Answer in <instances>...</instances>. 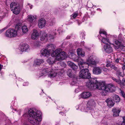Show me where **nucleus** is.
I'll return each instance as SVG.
<instances>
[{
    "instance_id": "f257e3e1",
    "label": "nucleus",
    "mask_w": 125,
    "mask_h": 125,
    "mask_svg": "<svg viewBox=\"0 0 125 125\" xmlns=\"http://www.w3.org/2000/svg\"><path fill=\"white\" fill-rule=\"evenodd\" d=\"M87 86L91 89H97L102 91V95L105 96L107 93L113 92L115 89V86L112 84H109L107 85L103 82H98L95 78H91L89 82L87 84Z\"/></svg>"
},
{
    "instance_id": "f03ea898",
    "label": "nucleus",
    "mask_w": 125,
    "mask_h": 125,
    "mask_svg": "<svg viewBox=\"0 0 125 125\" xmlns=\"http://www.w3.org/2000/svg\"><path fill=\"white\" fill-rule=\"evenodd\" d=\"M29 116V120L30 122L33 125H38L42 121V113L39 111L35 112L32 108H30L28 111Z\"/></svg>"
},
{
    "instance_id": "7ed1b4c3",
    "label": "nucleus",
    "mask_w": 125,
    "mask_h": 125,
    "mask_svg": "<svg viewBox=\"0 0 125 125\" xmlns=\"http://www.w3.org/2000/svg\"><path fill=\"white\" fill-rule=\"evenodd\" d=\"M52 56L55 57L56 60L60 61L65 59L67 57L66 53L62 51L61 49L59 48L56 50L51 54Z\"/></svg>"
},
{
    "instance_id": "20e7f679",
    "label": "nucleus",
    "mask_w": 125,
    "mask_h": 125,
    "mask_svg": "<svg viewBox=\"0 0 125 125\" xmlns=\"http://www.w3.org/2000/svg\"><path fill=\"white\" fill-rule=\"evenodd\" d=\"M87 67L85 66L84 67H82V68L80 69L81 70L80 71L79 73V76L82 78H86L89 79L88 80V81L86 82V85L91 89H91L90 88L88 87L87 85V84L88 82H89L91 78H91V74L89 72V70L87 69Z\"/></svg>"
},
{
    "instance_id": "39448f33",
    "label": "nucleus",
    "mask_w": 125,
    "mask_h": 125,
    "mask_svg": "<svg viewBox=\"0 0 125 125\" xmlns=\"http://www.w3.org/2000/svg\"><path fill=\"white\" fill-rule=\"evenodd\" d=\"M97 63V61H93L92 56H90L87 60L86 62H83V60L80 62V69L82 68V67L84 68L85 66L87 67V68H88L89 65H95Z\"/></svg>"
},
{
    "instance_id": "423d86ee",
    "label": "nucleus",
    "mask_w": 125,
    "mask_h": 125,
    "mask_svg": "<svg viewBox=\"0 0 125 125\" xmlns=\"http://www.w3.org/2000/svg\"><path fill=\"white\" fill-rule=\"evenodd\" d=\"M53 70L52 69L50 68H45L44 67L42 70V74L39 76L40 77L43 75H46L47 74H48V76L51 78H53L56 76L57 75V73L53 71Z\"/></svg>"
},
{
    "instance_id": "0eeeda50",
    "label": "nucleus",
    "mask_w": 125,
    "mask_h": 125,
    "mask_svg": "<svg viewBox=\"0 0 125 125\" xmlns=\"http://www.w3.org/2000/svg\"><path fill=\"white\" fill-rule=\"evenodd\" d=\"M17 35V31L14 29H11L7 30L5 34L6 37L9 38L15 37Z\"/></svg>"
},
{
    "instance_id": "6e6552de",
    "label": "nucleus",
    "mask_w": 125,
    "mask_h": 125,
    "mask_svg": "<svg viewBox=\"0 0 125 125\" xmlns=\"http://www.w3.org/2000/svg\"><path fill=\"white\" fill-rule=\"evenodd\" d=\"M55 34V33H54L52 34H49V36H48V35L44 32H43L42 33V36L41 37V41H43L45 39H47V38L48 37L50 38V39L51 40V39H53L54 38V35Z\"/></svg>"
},
{
    "instance_id": "1a4fd4ad",
    "label": "nucleus",
    "mask_w": 125,
    "mask_h": 125,
    "mask_svg": "<svg viewBox=\"0 0 125 125\" xmlns=\"http://www.w3.org/2000/svg\"><path fill=\"white\" fill-rule=\"evenodd\" d=\"M91 96V93L89 92H85L79 95V98H81L87 99L90 97Z\"/></svg>"
},
{
    "instance_id": "9d476101",
    "label": "nucleus",
    "mask_w": 125,
    "mask_h": 125,
    "mask_svg": "<svg viewBox=\"0 0 125 125\" xmlns=\"http://www.w3.org/2000/svg\"><path fill=\"white\" fill-rule=\"evenodd\" d=\"M46 24L45 20L43 18H42L39 19L38 21V26L40 28H42L44 27Z\"/></svg>"
},
{
    "instance_id": "9b49d317",
    "label": "nucleus",
    "mask_w": 125,
    "mask_h": 125,
    "mask_svg": "<svg viewBox=\"0 0 125 125\" xmlns=\"http://www.w3.org/2000/svg\"><path fill=\"white\" fill-rule=\"evenodd\" d=\"M29 49V46L26 44H23L22 45L19 46V51L22 52L24 51H27Z\"/></svg>"
},
{
    "instance_id": "f8f14e48",
    "label": "nucleus",
    "mask_w": 125,
    "mask_h": 125,
    "mask_svg": "<svg viewBox=\"0 0 125 125\" xmlns=\"http://www.w3.org/2000/svg\"><path fill=\"white\" fill-rule=\"evenodd\" d=\"M121 110L118 108L114 107L112 109V111L113 113V116L114 117L118 116L121 111Z\"/></svg>"
},
{
    "instance_id": "ddd939ff",
    "label": "nucleus",
    "mask_w": 125,
    "mask_h": 125,
    "mask_svg": "<svg viewBox=\"0 0 125 125\" xmlns=\"http://www.w3.org/2000/svg\"><path fill=\"white\" fill-rule=\"evenodd\" d=\"M36 19V15H31L28 16V20L30 23L33 24L36 22L35 21Z\"/></svg>"
},
{
    "instance_id": "4468645a",
    "label": "nucleus",
    "mask_w": 125,
    "mask_h": 125,
    "mask_svg": "<svg viewBox=\"0 0 125 125\" xmlns=\"http://www.w3.org/2000/svg\"><path fill=\"white\" fill-rule=\"evenodd\" d=\"M104 48L105 51L107 53H111L113 51V48L108 44L105 45L104 46Z\"/></svg>"
},
{
    "instance_id": "2eb2a0df",
    "label": "nucleus",
    "mask_w": 125,
    "mask_h": 125,
    "mask_svg": "<svg viewBox=\"0 0 125 125\" xmlns=\"http://www.w3.org/2000/svg\"><path fill=\"white\" fill-rule=\"evenodd\" d=\"M102 68L99 67H95L94 68L93 70V73L95 74H99L102 72Z\"/></svg>"
},
{
    "instance_id": "dca6fc26",
    "label": "nucleus",
    "mask_w": 125,
    "mask_h": 125,
    "mask_svg": "<svg viewBox=\"0 0 125 125\" xmlns=\"http://www.w3.org/2000/svg\"><path fill=\"white\" fill-rule=\"evenodd\" d=\"M44 62V61L42 59H37L34 60L33 64L34 66L40 65Z\"/></svg>"
},
{
    "instance_id": "f3484780",
    "label": "nucleus",
    "mask_w": 125,
    "mask_h": 125,
    "mask_svg": "<svg viewBox=\"0 0 125 125\" xmlns=\"http://www.w3.org/2000/svg\"><path fill=\"white\" fill-rule=\"evenodd\" d=\"M39 36V33L36 30H34L31 35V38L33 40L37 39Z\"/></svg>"
},
{
    "instance_id": "a211bd4d",
    "label": "nucleus",
    "mask_w": 125,
    "mask_h": 125,
    "mask_svg": "<svg viewBox=\"0 0 125 125\" xmlns=\"http://www.w3.org/2000/svg\"><path fill=\"white\" fill-rule=\"evenodd\" d=\"M105 102L107 103L108 106L109 108L113 106L115 104L113 102L112 99L110 98L106 99Z\"/></svg>"
},
{
    "instance_id": "6ab92c4d",
    "label": "nucleus",
    "mask_w": 125,
    "mask_h": 125,
    "mask_svg": "<svg viewBox=\"0 0 125 125\" xmlns=\"http://www.w3.org/2000/svg\"><path fill=\"white\" fill-rule=\"evenodd\" d=\"M41 53L44 56H46L49 55L50 53V51H48L47 49H43L41 51Z\"/></svg>"
},
{
    "instance_id": "aec40b11",
    "label": "nucleus",
    "mask_w": 125,
    "mask_h": 125,
    "mask_svg": "<svg viewBox=\"0 0 125 125\" xmlns=\"http://www.w3.org/2000/svg\"><path fill=\"white\" fill-rule=\"evenodd\" d=\"M55 46L54 45L50 44L47 45L46 46V48L48 51H50V52L54 51L55 49Z\"/></svg>"
},
{
    "instance_id": "412c9836",
    "label": "nucleus",
    "mask_w": 125,
    "mask_h": 125,
    "mask_svg": "<svg viewBox=\"0 0 125 125\" xmlns=\"http://www.w3.org/2000/svg\"><path fill=\"white\" fill-rule=\"evenodd\" d=\"M49 58L47 60V62L50 64H52L54 62L55 60H56L55 57L52 56Z\"/></svg>"
},
{
    "instance_id": "4be33fe9",
    "label": "nucleus",
    "mask_w": 125,
    "mask_h": 125,
    "mask_svg": "<svg viewBox=\"0 0 125 125\" xmlns=\"http://www.w3.org/2000/svg\"><path fill=\"white\" fill-rule=\"evenodd\" d=\"M67 63L68 65L74 70H76L78 68V66L77 65L70 61H68Z\"/></svg>"
},
{
    "instance_id": "5701e85b",
    "label": "nucleus",
    "mask_w": 125,
    "mask_h": 125,
    "mask_svg": "<svg viewBox=\"0 0 125 125\" xmlns=\"http://www.w3.org/2000/svg\"><path fill=\"white\" fill-rule=\"evenodd\" d=\"M21 9L20 6V5L18 6H17L16 8H15L14 10L12 11L13 13L16 15L19 14L21 11Z\"/></svg>"
},
{
    "instance_id": "b1692460",
    "label": "nucleus",
    "mask_w": 125,
    "mask_h": 125,
    "mask_svg": "<svg viewBox=\"0 0 125 125\" xmlns=\"http://www.w3.org/2000/svg\"><path fill=\"white\" fill-rule=\"evenodd\" d=\"M19 5V4L14 2L11 3L10 5V8L11 10L12 11L15 8H16L17 6H18Z\"/></svg>"
},
{
    "instance_id": "393cba45",
    "label": "nucleus",
    "mask_w": 125,
    "mask_h": 125,
    "mask_svg": "<svg viewBox=\"0 0 125 125\" xmlns=\"http://www.w3.org/2000/svg\"><path fill=\"white\" fill-rule=\"evenodd\" d=\"M118 44L116 43V45H115V48L116 49H118V48H120V49H121L122 51H124L125 50V46L123 45L120 46V44L118 43Z\"/></svg>"
},
{
    "instance_id": "a878e982",
    "label": "nucleus",
    "mask_w": 125,
    "mask_h": 125,
    "mask_svg": "<svg viewBox=\"0 0 125 125\" xmlns=\"http://www.w3.org/2000/svg\"><path fill=\"white\" fill-rule=\"evenodd\" d=\"M101 41L103 42L104 44H110L109 41V40L107 38H105L104 37H102Z\"/></svg>"
},
{
    "instance_id": "bb28decb",
    "label": "nucleus",
    "mask_w": 125,
    "mask_h": 125,
    "mask_svg": "<svg viewBox=\"0 0 125 125\" xmlns=\"http://www.w3.org/2000/svg\"><path fill=\"white\" fill-rule=\"evenodd\" d=\"M67 74L70 77H74V75H73L72 70L71 69L69 70L67 72Z\"/></svg>"
},
{
    "instance_id": "cd10ccee",
    "label": "nucleus",
    "mask_w": 125,
    "mask_h": 125,
    "mask_svg": "<svg viewBox=\"0 0 125 125\" xmlns=\"http://www.w3.org/2000/svg\"><path fill=\"white\" fill-rule=\"evenodd\" d=\"M114 100L116 102H119L120 101V98L119 96L115 95L113 97Z\"/></svg>"
},
{
    "instance_id": "c85d7f7f",
    "label": "nucleus",
    "mask_w": 125,
    "mask_h": 125,
    "mask_svg": "<svg viewBox=\"0 0 125 125\" xmlns=\"http://www.w3.org/2000/svg\"><path fill=\"white\" fill-rule=\"evenodd\" d=\"M77 54L78 55L82 57H83L84 56V53H83L82 52L81 50L80 49H78L77 50Z\"/></svg>"
},
{
    "instance_id": "c756f323",
    "label": "nucleus",
    "mask_w": 125,
    "mask_h": 125,
    "mask_svg": "<svg viewBox=\"0 0 125 125\" xmlns=\"http://www.w3.org/2000/svg\"><path fill=\"white\" fill-rule=\"evenodd\" d=\"M69 57L73 60H76L77 58V57L74 53H71L69 55Z\"/></svg>"
},
{
    "instance_id": "7c9ffc66",
    "label": "nucleus",
    "mask_w": 125,
    "mask_h": 125,
    "mask_svg": "<svg viewBox=\"0 0 125 125\" xmlns=\"http://www.w3.org/2000/svg\"><path fill=\"white\" fill-rule=\"evenodd\" d=\"M22 30L23 32L24 33H26L28 31V29L27 27L25 25L22 27Z\"/></svg>"
},
{
    "instance_id": "2f4dec72",
    "label": "nucleus",
    "mask_w": 125,
    "mask_h": 125,
    "mask_svg": "<svg viewBox=\"0 0 125 125\" xmlns=\"http://www.w3.org/2000/svg\"><path fill=\"white\" fill-rule=\"evenodd\" d=\"M95 104V102L93 100H90L88 103V104L90 106L94 105Z\"/></svg>"
},
{
    "instance_id": "473e14b6",
    "label": "nucleus",
    "mask_w": 125,
    "mask_h": 125,
    "mask_svg": "<svg viewBox=\"0 0 125 125\" xmlns=\"http://www.w3.org/2000/svg\"><path fill=\"white\" fill-rule=\"evenodd\" d=\"M101 34L100 36L102 37H103V35H104L106 36L107 35V33L106 32L104 31L103 30H101L99 32Z\"/></svg>"
},
{
    "instance_id": "72a5a7b5",
    "label": "nucleus",
    "mask_w": 125,
    "mask_h": 125,
    "mask_svg": "<svg viewBox=\"0 0 125 125\" xmlns=\"http://www.w3.org/2000/svg\"><path fill=\"white\" fill-rule=\"evenodd\" d=\"M112 79L113 80L116 82L118 84L120 85H121V81L120 79H119L118 80H117L114 77H112Z\"/></svg>"
},
{
    "instance_id": "f704fd0d",
    "label": "nucleus",
    "mask_w": 125,
    "mask_h": 125,
    "mask_svg": "<svg viewBox=\"0 0 125 125\" xmlns=\"http://www.w3.org/2000/svg\"><path fill=\"white\" fill-rule=\"evenodd\" d=\"M116 71V75L118 76V77L119 79V76H121L123 77V76L122 74V73L120 72L119 70H118Z\"/></svg>"
},
{
    "instance_id": "c9c22d12",
    "label": "nucleus",
    "mask_w": 125,
    "mask_h": 125,
    "mask_svg": "<svg viewBox=\"0 0 125 125\" xmlns=\"http://www.w3.org/2000/svg\"><path fill=\"white\" fill-rule=\"evenodd\" d=\"M71 84L72 85H75L77 84V80L76 78H74V80L71 82Z\"/></svg>"
},
{
    "instance_id": "e433bc0d",
    "label": "nucleus",
    "mask_w": 125,
    "mask_h": 125,
    "mask_svg": "<svg viewBox=\"0 0 125 125\" xmlns=\"http://www.w3.org/2000/svg\"><path fill=\"white\" fill-rule=\"evenodd\" d=\"M64 72V71L63 70H60L58 73H57V75L59 76H62L63 73Z\"/></svg>"
},
{
    "instance_id": "4c0bfd02",
    "label": "nucleus",
    "mask_w": 125,
    "mask_h": 125,
    "mask_svg": "<svg viewBox=\"0 0 125 125\" xmlns=\"http://www.w3.org/2000/svg\"><path fill=\"white\" fill-rule=\"evenodd\" d=\"M21 23H18L15 26V28L18 30L21 29Z\"/></svg>"
},
{
    "instance_id": "58836bf2",
    "label": "nucleus",
    "mask_w": 125,
    "mask_h": 125,
    "mask_svg": "<svg viewBox=\"0 0 125 125\" xmlns=\"http://www.w3.org/2000/svg\"><path fill=\"white\" fill-rule=\"evenodd\" d=\"M66 64L63 62H62L60 63V66L63 68H64L66 66Z\"/></svg>"
},
{
    "instance_id": "ea45409f",
    "label": "nucleus",
    "mask_w": 125,
    "mask_h": 125,
    "mask_svg": "<svg viewBox=\"0 0 125 125\" xmlns=\"http://www.w3.org/2000/svg\"><path fill=\"white\" fill-rule=\"evenodd\" d=\"M78 13L77 12H76L74 13L72 15L73 17V18H76L78 15Z\"/></svg>"
},
{
    "instance_id": "a19ab883",
    "label": "nucleus",
    "mask_w": 125,
    "mask_h": 125,
    "mask_svg": "<svg viewBox=\"0 0 125 125\" xmlns=\"http://www.w3.org/2000/svg\"><path fill=\"white\" fill-rule=\"evenodd\" d=\"M110 67L113 69L114 70H115V71H117L118 69L116 67L115 65H111V66H110Z\"/></svg>"
},
{
    "instance_id": "79ce46f5",
    "label": "nucleus",
    "mask_w": 125,
    "mask_h": 125,
    "mask_svg": "<svg viewBox=\"0 0 125 125\" xmlns=\"http://www.w3.org/2000/svg\"><path fill=\"white\" fill-rule=\"evenodd\" d=\"M55 23V21L53 20L51 22H49V25L50 26H52Z\"/></svg>"
},
{
    "instance_id": "37998d69",
    "label": "nucleus",
    "mask_w": 125,
    "mask_h": 125,
    "mask_svg": "<svg viewBox=\"0 0 125 125\" xmlns=\"http://www.w3.org/2000/svg\"><path fill=\"white\" fill-rule=\"evenodd\" d=\"M121 84L123 86L125 85V78H123L121 82Z\"/></svg>"
},
{
    "instance_id": "c03bdc74",
    "label": "nucleus",
    "mask_w": 125,
    "mask_h": 125,
    "mask_svg": "<svg viewBox=\"0 0 125 125\" xmlns=\"http://www.w3.org/2000/svg\"><path fill=\"white\" fill-rule=\"evenodd\" d=\"M121 93L122 96L125 99V94L124 92L123 91H121Z\"/></svg>"
},
{
    "instance_id": "a18cd8bd",
    "label": "nucleus",
    "mask_w": 125,
    "mask_h": 125,
    "mask_svg": "<svg viewBox=\"0 0 125 125\" xmlns=\"http://www.w3.org/2000/svg\"><path fill=\"white\" fill-rule=\"evenodd\" d=\"M118 124V125H125V123L123 121L122 122L119 123Z\"/></svg>"
},
{
    "instance_id": "49530a36",
    "label": "nucleus",
    "mask_w": 125,
    "mask_h": 125,
    "mask_svg": "<svg viewBox=\"0 0 125 125\" xmlns=\"http://www.w3.org/2000/svg\"><path fill=\"white\" fill-rule=\"evenodd\" d=\"M6 29V28H5L2 29L0 30V34L1 33H2V32H3L4 30H5Z\"/></svg>"
},
{
    "instance_id": "de8ad7c7",
    "label": "nucleus",
    "mask_w": 125,
    "mask_h": 125,
    "mask_svg": "<svg viewBox=\"0 0 125 125\" xmlns=\"http://www.w3.org/2000/svg\"><path fill=\"white\" fill-rule=\"evenodd\" d=\"M111 65V63L110 62H109V63H108V64H107L106 65V66L107 67H110V66Z\"/></svg>"
},
{
    "instance_id": "09e8293b",
    "label": "nucleus",
    "mask_w": 125,
    "mask_h": 125,
    "mask_svg": "<svg viewBox=\"0 0 125 125\" xmlns=\"http://www.w3.org/2000/svg\"><path fill=\"white\" fill-rule=\"evenodd\" d=\"M28 82H26L25 83H24L23 84V85L25 86L28 85Z\"/></svg>"
},
{
    "instance_id": "8fccbe9b",
    "label": "nucleus",
    "mask_w": 125,
    "mask_h": 125,
    "mask_svg": "<svg viewBox=\"0 0 125 125\" xmlns=\"http://www.w3.org/2000/svg\"><path fill=\"white\" fill-rule=\"evenodd\" d=\"M3 67V66L0 64V71H1V69Z\"/></svg>"
},
{
    "instance_id": "3c124183",
    "label": "nucleus",
    "mask_w": 125,
    "mask_h": 125,
    "mask_svg": "<svg viewBox=\"0 0 125 125\" xmlns=\"http://www.w3.org/2000/svg\"><path fill=\"white\" fill-rule=\"evenodd\" d=\"M28 5H29V6H30V8L31 9L32 8V5H30V4L28 3Z\"/></svg>"
},
{
    "instance_id": "603ef678",
    "label": "nucleus",
    "mask_w": 125,
    "mask_h": 125,
    "mask_svg": "<svg viewBox=\"0 0 125 125\" xmlns=\"http://www.w3.org/2000/svg\"><path fill=\"white\" fill-rule=\"evenodd\" d=\"M122 118L123 120V122H124L125 123V116L123 117Z\"/></svg>"
},
{
    "instance_id": "864d4df0",
    "label": "nucleus",
    "mask_w": 125,
    "mask_h": 125,
    "mask_svg": "<svg viewBox=\"0 0 125 125\" xmlns=\"http://www.w3.org/2000/svg\"><path fill=\"white\" fill-rule=\"evenodd\" d=\"M122 69L123 70L125 69V65H124L122 67Z\"/></svg>"
},
{
    "instance_id": "5fc2aeb1",
    "label": "nucleus",
    "mask_w": 125,
    "mask_h": 125,
    "mask_svg": "<svg viewBox=\"0 0 125 125\" xmlns=\"http://www.w3.org/2000/svg\"><path fill=\"white\" fill-rule=\"evenodd\" d=\"M70 38V36H67L66 38L67 39H69Z\"/></svg>"
},
{
    "instance_id": "6e6d98bb",
    "label": "nucleus",
    "mask_w": 125,
    "mask_h": 125,
    "mask_svg": "<svg viewBox=\"0 0 125 125\" xmlns=\"http://www.w3.org/2000/svg\"><path fill=\"white\" fill-rule=\"evenodd\" d=\"M115 61L116 62H119V60L118 59H116L115 60Z\"/></svg>"
},
{
    "instance_id": "4d7b16f0",
    "label": "nucleus",
    "mask_w": 125,
    "mask_h": 125,
    "mask_svg": "<svg viewBox=\"0 0 125 125\" xmlns=\"http://www.w3.org/2000/svg\"><path fill=\"white\" fill-rule=\"evenodd\" d=\"M103 70L104 71H107L108 70V69L107 68H104L103 69Z\"/></svg>"
},
{
    "instance_id": "13d9d810",
    "label": "nucleus",
    "mask_w": 125,
    "mask_h": 125,
    "mask_svg": "<svg viewBox=\"0 0 125 125\" xmlns=\"http://www.w3.org/2000/svg\"><path fill=\"white\" fill-rule=\"evenodd\" d=\"M84 42H81V44L82 45H84Z\"/></svg>"
},
{
    "instance_id": "bf43d9fd",
    "label": "nucleus",
    "mask_w": 125,
    "mask_h": 125,
    "mask_svg": "<svg viewBox=\"0 0 125 125\" xmlns=\"http://www.w3.org/2000/svg\"><path fill=\"white\" fill-rule=\"evenodd\" d=\"M23 116H24L26 117L27 116V115L26 114H24L23 115Z\"/></svg>"
},
{
    "instance_id": "052dcab7",
    "label": "nucleus",
    "mask_w": 125,
    "mask_h": 125,
    "mask_svg": "<svg viewBox=\"0 0 125 125\" xmlns=\"http://www.w3.org/2000/svg\"><path fill=\"white\" fill-rule=\"evenodd\" d=\"M82 34H83V37L85 36V34L83 33H81V35H82Z\"/></svg>"
},
{
    "instance_id": "680f3d73",
    "label": "nucleus",
    "mask_w": 125,
    "mask_h": 125,
    "mask_svg": "<svg viewBox=\"0 0 125 125\" xmlns=\"http://www.w3.org/2000/svg\"><path fill=\"white\" fill-rule=\"evenodd\" d=\"M81 60V59L80 58H79L78 59V60Z\"/></svg>"
},
{
    "instance_id": "e2e57ef3",
    "label": "nucleus",
    "mask_w": 125,
    "mask_h": 125,
    "mask_svg": "<svg viewBox=\"0 0 125 125\" xmlns=\"http://www.w3.org/2000/svg\"><path fill=\"white\" fill-rule=\"evenodd\" d=\"M61 113H62V112H60V114Z\"/></svg>"
}]
</instances>
